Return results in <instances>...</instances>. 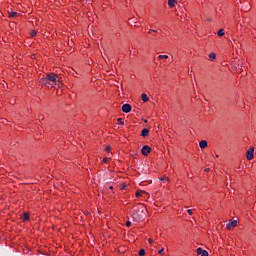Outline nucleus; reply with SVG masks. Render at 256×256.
<instances>
[{"mask_svg":"<svg viewBox=\"0 0 256 256\" xmlns=\"http://www.w3.org/2000/svg\"><path fill=\"white\" fill-rule=\"evenodd\" d=\"M143 193H145V191H143V190H138V191L136 192V197H141V195H143Z\"/></svg>","mask_w":256,"mask_h":256,"instance_id":"nucleus-17","label":"nucleus"},{"mask_svg":"<svg viewBox=\"0 0 256 256\" xmlns=\"http://www.w3.org/2000/svg\"><path fill=\"white\" fill-rule=\"evenodd\" d=\"M153 31V33H157V30H152Z\"/></svg>","mask_w":256,"mask_h":256,"instance_id":"nucleus-30","label":"nucleus"},{"mask_svg":"<svg viewBox=\"0 0 256 256\" xmlns=\"http://www.w3.org/2000/svg\"><path fill=\"white\" fill-rule=\"evenodd\" d=\"M160 181H169V178L163 177V178L160 179Z\"/></svg>","mask_w":256,"mask_h":256,"instance_id":"nucleus-24","label":"nucleus"},{"mask_svg":"<svg viewBox=\"0 0 256 256\" xmlns=\"http://www.w3.org/2000/svg\"><path fill=\"white\" fill-rule=\"evenodd\" d=\"M196 253L197 255H200V256H209V252H207L206 250H203L202 248H197Z\"/></svg>","mask_w":256,"mask_h":256,"instance_id":"nucleus-7","label":"nucleus"},{"mask_svg":"<svg viewBox=\"0 0 256 256\" xmlns=\"http://www.w3.org/2000/svg\"><path fill=\"white\" fill-rule=\"evenodd\" d=\"M232 47L234 49H240L241 48V41L239 40L238 36L232 37Z\"/></svg>","mask_w":256,"mask_h":256,"instance_id":"nucleus-2","label":"nucleus"},{"mask_svg":"<svg viewBox=\"0 0 256 256\" xmlns=\"http://www.w3.org/2000/svg\"><path fill=\"white\" fill-rule=\"evenodd\" d=\"M163 251H165V249H164V248H161V249L158 251L159 255H163Z\"/></svg>","mask_w":256,"mask_h":256,"instance_id":"nucleus-23","label":"nucleus"},{"mask_svg":"<svg viewBox=\"0 0 256 256\" xmlns=\"http://www.w3.org/2000/svg\"><path fill=\"white\" fill-rule=\"evenodd\" d=\"M151 31H153V30L150 29V30H149V33H151Z\"/></svg>","mask_w":256,"mask_h":256,"instance_id":"nucleus-32","label":"nucleus"},{"mask_svg":"<svg viewBox=\"0 0 256 256\" xmlns=\"http://www.w3.org/2000/svg\"><path fill=\"white\" fill-rule=\"evenodd\" d=\"M30 35H31V37H35V36L37 35V31L32 30V31L30 32Z\"/></svg>","mask_w":256,"mask_h":256,"instance_id":"nucleus-19","label":"nucleus"},{"mask_svg":"<svg viewBox=\"0 0 256 256\" xmlns=\"http://www.w3.org/2000/svg\"><path fill=\"white\" fill-rule=\"evenodd\" d=\"M40 83L44 87L53 88L59 83V76L55 73L46 74L45 77L40 79Z\"/></svg>","mask_w":256,"mask_h":256,"instance_id":"nucleus-1","label":"nucleus"},{"mask_svg":"<svg viewBox=\"0 0 256 256\" xmlns=\"http://www.w3.org/2000/svg\"><path fill=\"white\" fill-rule=\"evenodd\" d=\"M253 153H255V148H249L247 150L246 159H248V161H252V159L255 157V155Z\"/></svg>","mask_w":256,"mask_h":256,"instance_id":"nucleus-4","label":"nucleus"},{"mask_svg":"<svg viewBox=\"0 0 256 256\" xmlns=\"http://www.w3.org/2000/svg\"><path fill=\"white\" fill-rule=\"evenodd\" d=\"M23 221H29V213L25 212L23 214Z\"/></svg>","mask_w":256,"mask_h":256,"instance_id":"nucleus-16","label":"nucleus"},{"mask_svg":"<svg viewBox=\"0 0 256 256\" xmlns=\"http://www.w3.org/2000/svg\"><path fill=\"white\" fill-rule=\"evenodd\" d=\"M177 4V0H168L169 7L173 8Z\"/></svg>","mask_w":256,"mask_h":256,"instance_id":"nucleus-12","label":"nucleus"},{"mask_svg":"<svg viewBox=\"0 0 256 256\" xmlns=\"http://www.w3.org/2000/svg\"><path fill=\"white\" fill-rule=\"evenodd\" d=\"M142 137H147L149 135V130L147 128H144L141 133Z\"/></svg>","mask_w":256,"mask_h":256,"instance_id":"nucleus-14","label":"nucleus"},{"mask_svg":"<svg viewBox=\"0 0 256 256\" xmlns=\"http://www.w3.org/2000/svg\"><path fill=\"white\" fill-rule=\"evenodd\" d=\"M161 59H169V56H167V55H159L158 56V60H161Z\"/></svg>","mask_w":256,"mask_h":256,"instance_id":"nucleus-18","label":"nucleus"},{"mask_svg":"<svg viewBox=\"0 0 256 256\" xmlns=\"http://www.w3.org/2000/svg\"><path fill=\"white\" fill-rule=\"evenodd\" d=\"M233 67L237 71V73H241V71H243V69H245V66H243V62H238V63L234 62Z\"/></svg>","mask_w":256,"mask_h":256,"instance_id":"nucleus-3","label":"nucleus"},{"mask_svg":"<svg viewBox=\"0 0 256 256\" xmlns=\"http://www.w3.org/2000/svg\"><path fill=\"white\" fill-rule=\"evenodd\" d=\"M8 14H9V19H15V17H19V13L17 12L11 11V12H8Z\"/></svg>","mask_w":256,"mask_h":256,"instance_id":"nucleus-9","label":"nucleus"},{"mask_svg":"<svg viewBox=\"0 0 256 256\" xmlns=\"http://www.w3.org/2000/svg\"><path fill=\"white\" fill-rule=\"evenodd\" d=\"M105 151H106L107 153H109V151H111V146H107V147L105 148Z\"/></svg>","mask_w":256,"mask_h":256,"instance_id":"nucleus-22","label":"nucleus"},{"mask_svg":"<svg viewBox=\"0 0 256 256\" xmlns=\"http://www.w3.org/2000/svg\"><path fill=\"white\" fill-rule=\"evenodd\" d=\"M187 213L190 215H193V210L189 209V210H187Z\"/></svg>","mask_w":256,"mask_h":256,"instance_id":"nucleus-27","label":"nucleus"},{"mask_svg":"<svg viewBox=\"0 0 256 256\" xmlns=\"http://www.w3.org/2000/svg\"><path fill=\"white\" fill-rule=\"evenodd\" d=\"M109 162V158H104L103 159V163H108Z\"/></svg>","mask_w":256,"mask_h":256,"instance_id":"nucleus-26","label":"nucleus"},{"mask_svg":"<svg viewBox=\"0 0 256 256\" xmlns=\"http://www.w3.org/2000/svg\"><path fill=\"white\" fill-rule=\"evenodd\" d=\"M126 227H131V221L126 222Z\"/></svg>","mask_w":256,"mask_h":256,"instance_id":"nucleus-25","label":"nucleus"},{"mask_svg":"<svg viewBox=\"0 0 256 256\" xmlns=\"http://www.w3.org/2000/svg\"><path fill=\"white\" fill-rule=\"evenodd\" d=\"M215 59H217V54H215L214 52H211L209 54V61H215Z\"/></svg>","mask_w":256,"mask_h":256,"instance_id":"nucleus-11","label":"nucleus"},{"mask_svg":"<svg viewBox=\"0 0 256 256\" xmlns=\"http://www.w3.org/2000/svg\"><path fill=\"white\" fill-rule=\"evenodd\" d=\"M234 227H237V220H229V223L226 225V229L231 231V229H234Z\"/></svg>","mask_w":256,"mask_h":256,"instance_id":"nucleus-5","label":"nucleus"},{"mask_svg":"<svg viewBox=\"0 0 256 256\" xmlns=\"http://www.w3.org/2000/svg\"><path fill=\"white\" fill-rule=\"evenodd\" d=\"M123 113H131V106L129 104H124L122 106Z\"/></svg>","mask_w":256,"mask_h":256,"instance_id":"nucleus-8","label":"nucleus"},{"mask_svg":"<svg viewBox=\"0 0 256 256\" xmlns=\"http://www.w3.org/2000/svg\"><path fill=\"white\" fill-rule=\"evenodd\" d=\"M133 23H137V20H134Z\"/></svg>","mask_w":256,"mask_h":256,"instance_id":"nucleus-31","label":"nucleus"},{"mask_svg":"<svg viewBox=\"0 0 256 256\" xmlns=\"http://www.w3.org/2000/svg\"><path fill=\"white\" fill-rule=\"evenodd\" d=\"M199 147H200V149H205V147H207V141L206 140H201L199 142Z\"/></svg>","mask_w":256,"mask_h":256,"instance_id":"nucleus-10","label":"nucleus"},{"mask_svg":"<svg viewBox=\"0 0 256 256\" xmlns=\"http://www.w3.org/2000/svg\"><path fill=\"white\" fill-rule=\"evenodd\" d=\"M148 241H149V243H153V239H151V238Z\"/></svg>","mask_w":256,"mask_h":256,"instance_id":"nucleus-29","label":"nucleus"},{"mask_svg":"<svg viewBox=\"0 0 256 256\" xmlns=\"http://www.w3.org/2000/svg\"><path fill=\"white\" fill-rule=\"evenodd\" d=\"M206 173H208V171H210V169L209 168H205V170H204Z\"/></svg>","mask_w":256,"mask_h":256,"instance_id":"nucleus-28","label":"nucleus"},{"mask_svg":"<svg viewBox=\"0 0 256 256\" xmlns=\"http://www.w3.org/2000/svg\"><path fill=\"white\" fill-rule=\"evenodd\" d=\"M117 121H118L119 125H124L125 124V122H123V119H121V118H118Z\"/></svg>","mask_w":256,"mask_h":256,"instance_id":"nucleus-20","label":"nucleus"},{"mask_svg":"<svg viewBox=\"0 0 256 256\" xmlns=\"http://www.w3.org/2000/svg\"><path fill=\"white\" fill-rule=\"evenodd\" d=\"M141 153H142V155L147 157V155H149L151 153V147H149L148 145L143 146L141 149Z\"/></svg>","mask_w":256,"mask_h":256,"instance_id":"nucleus-6","label":"nucleus"},{"mask_svg":"<svg viewBox=\"0 0 256 256\" xmlns=\"http://www.w3.org/2000/svg\"><path fill=\"white\" fill-rule=\"evenodd\" d=\"M217 35L218 37H223V35H225V30L223 29L218 30Z\"/></svg>","mask_w":256,"mask_h":256,"instance_id":"nucleus-15","label":"nucleus"},{"mask_svg":"<svg viewBox=\"0 0 256 256\" xmlns=\"http://www.w3.org/2000/svg\"><path fill=\"white\" fill-rule=\"evenodd\" d=\"M139 255H140V256L145 255V249H141V250L139 251Z\"/></svg>","mask_w":256,"mask_h":256,"instance_id":"nucleus-21","label":"nucleus"},{"mask_svg":"<svg viewBox=\"0 0 256 256\" xmlns=\"http://www.w3.org/2000/svg\"><path fill=\"white\" fill-rule=\"evenodd\" d=\"M141 99H142L143 103H147V101H149V96H147V94H142Z\"/></svg>","mask_w":256,"mask_h":256,"instance_id":"nucleus-13","label":"nucleus"}]
</instances>
